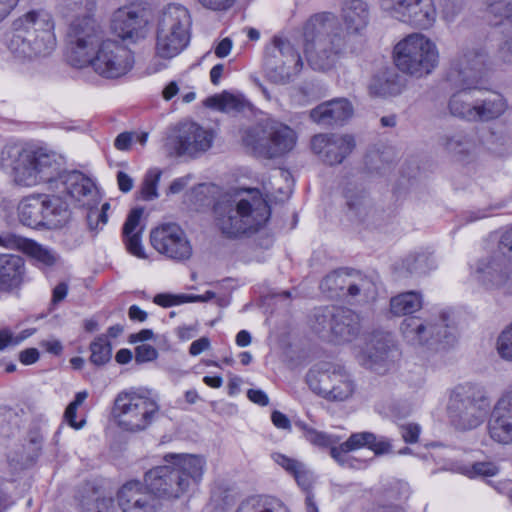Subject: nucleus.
<instances>
[{
    "instance_id": "nucleus-20",
    "label": "nucleus",
    "mask_w": 512,
    "mask_h": 512,
    "mask_svg": "<svg viewBox=\"0 0 512 512\" xmlns=\"http://www.w3.org/2000/svg\"><path fill=\"white\" fill-rule=\"evenodd\" d=\"M381 7L395 18L424 29L436 19L432 0H381Z\"/></svg>"
},
{
    "instance_id": "nucleus-64",
    "label": "nucleus",
    "mask_w": 512,
    "mask_h": 512,
    "mask_svg": "<svg viewBox=\"0 0 512 512\" xmlns=\"http://www.w3.org/2000/svg\"><path fill=\"white\" fill-rule=\"evenodd\" d=\"M133 136L134 135L130 132L120 133L114 141L115 147L121 151L128 150L131 146Z\"/></svg>"
},
{
    "instance_id": "nucleus-19",
    "label": "nucleus",
    "mask_w": 512,
    "mask_h": 512,
    "mask_svg": "<svg viewBox=\"0 0 512 512\" xmlns=\"http://www.w3.org/2000/svg\"><path fill=\"white\" fill-rule=\"evenodd\" d=\"M59 192L65 193L72 201L81 207H94L100 201V195L95 182L79 171L61 173L50 184Z\"/></svg>"
},
{
    "instance_id": "nucleus-47",
    "label": "nucleus",
    "mask_w": 512,
    "mask_h": 512,
    "mask_svg": "<svg viewBox=\"0 0 512 512\" xmlns=\"http://www.w3.org/2000/svg\"><path fill=\"white\" fill-rule=\"evenodd\" d=\"M403 265L410 273H426L433 268L434 260L428 254L419 253L407 256Z\"/></svg>"
},
{
    "instance_id": "nucleus-37",
    "label": "nucleus",
    "mask_w": 512,
    "mask_h": 512,
    "mask_svg": "<svg viewBox=\"0 0 512 512\" xmlns=\"http://www.w3.org/2000/svg\"><path fill=\"white\" fill-rule=\"evenodd\" d=\"M507 109V103L500 94H491L481 101H476L475 120L490 121L500 117Z\"/></svg>"
},
{
    "instance_id": "nucleus-46",
    "label": "nucleus",
    "mask_w": 512,
    "mask_h": 512,
    "mask_svg": "<svg viewBox=\"0 0 512 512\" xmlns=\"http://www.w3.org/2000/svg\"><path fill=\"white\" fill-rule=\"evenodd\" d=\"M389 352V344L385 337L375 338L367 345L365 354L370 361V367L384 361Z\"/></svg>"
},
{
    "instance_id": "nucleus-22",
    "label": "nucleus",
    "mask_w": 512,
    "mask_h": 512,
    "mask_svg": "<svg viewBox=\"0 0 512 512\" xmlns=\"http://www.w3.org/2000/svg\"><path fill=\"white\" fill-rule=\"evenodd\" d=\"M344 45V38L338 34L316 38L313 43L307 44L305 48L309 65L314 70H330L340 58Z\"/></svg>"
},
{
    "instance_id": "nucleus-56",
    "label": "nucleus",
    "mask_w": 512,
    "mask_h": 512,
    "mask_svg": "<svg viewBox=\"0 0 512 512\" xmlns=\"http://www.w3.org/2000/svg\"><path fill=\"white\" fill-rule=\"evenodd\" d=\"M23 237L16 236L11 233L0 234V246L10 249H21Z\"/></svg>"
},
{
    "instance_id": "nucleus-7",
    "label": "nucleus",
    "mask_w": 512,
    "mask_h": 512,
    "mask_svg": "<svg viewBox=\"0 0 512 512\" xmlns=\"http://www.w3.org/2000/svg\"><path fill=\"white\" fill-rule=\"evenodd\" d=\"M159 395L144 387H130L114 398L111 417L122 431L139 433L148 429L160 415Z\"/></svg>"
},
{
    "instance_id": "nucleus-50",
    "label": "nucleus",
    "mask_w": 512,
    "mask_h": 512,
    "mask_svg": "<svg viewBox=\"0 0 512 512\" xmlns=\"http://www.w3.org/2000/svg\"><path fill=\"white\" fill-rule=\"evenodd\" d=\"M497 352L501 358L512 361V323L499 335Z\"/></svg>"
},
{
    "instance_id": "nucleus-34",
    "label": "nucleus",
    "mask_w": 512,
    "mask_h": 512,
    "mask_svg": "<svg viewBox=\"0 0 512 512\" xmlns=\"http://www.w3.org/2000/svg\"><path fill=\"white\" fill-rule=\"evenodd\" d=\"M343 19L349 33H359L368 24V5L362 0H350L343 8Z\"/></svg>"
},
{
    "instance_id": "nucleus-5",
    "label": "nucleus",
    "mask_w": 512,
    "mask_h": 512,
    "mask_svg": "<svg viewBox=\"0 0 512 512\" xmlns=\"http://www.w3.org/2000/svg\"><path fill=\"white\" fill-rule=\"evenodd\" d=\"M216 225L228 237L255 232L270 217V208L258 191L244 197L220 201L214 207Z\"/></svg>"
},
{
    "instance_id": "nucleus-8",
    "label": "nucleus",
    "mask_w": 512,
    "mask_h": 512,
    "mask_svg": "<svg viewBox=\"0 0 512 512\" xmlns=\"http://www.w3.org/2000/svg\"><path fill=\"white\" fill-rule=\"evenodd\" d=\"M394 53L397 68L416 78L429 75L439 63L436 44L420 33L410 34L400 41Z\"/></svg>"
},
{
    "instance_id": "nucleus-13",
    "label": "nucleus",
    "mask_w": 512,
    "mask_h": 512,
    "mask_svg": "<svg viewBox=\"0 0 512 512\" xmlns=\"http://www.w3.org/2000/svg\"><path fill=\"white\" fill-rule=\"evenodd\" d=\"M447 411L457 428L470 430L482 423L486 413V400L474 385H458L450 393Z\"/></svg>"
},
{
    "instance_id": "nucleus-31",
    "label": "nucleus",
    "mask_w": 512,
    "mask_h": 512,
    "mask_svg": "<svg viewBox=\"0 0 512 512\" xmlns=\"http://www.w3.org/2000/svg\"><path fill=\"white\" fill-rule=\"evenodd\" d=\"M43 224L42 227L57 229L64 226L70 217L68 205L59 196L42 194Z\"/></svg>"
},
{
    "instance_id": "nucleus-39",
    "label": "nucleus",
    "mask_w": 512,
    "mask_h": 512,
    "mask_svg": "<svg viewBox=\"0 0 512 512\" xmlns=\"http://www.w3.org/2000/svg\"><path fill=\"white\" fill-rule=\"evenodd\" d=\"M97 6V0H58V9L64 17L74 16L68 28L79 18L89 16L94 18L93 12Z\"/></svg>"
},
{
    "instance_id": "nucleus-49",
    "label": "nucleus",
    "mask_w": 512,
    "mask_h": 512,
    "mask_svg": "<svg viewBox=\"0 0 512 512\" xmlns=\"http://www.w3.org/2000/svg\"><path fill=\"white\" fill-rule=\"evenodd\" d=\"M88 392L80 391L76 393L74 400L67 406L64 412V420L74 429H81L85 425V420L76 421V411L79 406L87 399Z\"/></svg>"
},
{
    "instance_id": "nucleus-43",
    "label": "nucleus",
    "mask_w": 512,
    "mask_h": 512,
    "mask_svg": "<svg viewBox=\"0 0 512 512\" xmlns=\"http://www.w3.org/2000/svg\"><path fill=\"white\" fill-rule=\"evenodd\" d=\"M485 3L494 25L506 23L512 26V3L509 0H485Z\"/></svg>"
},
{
    "instance_id": "nucleus-41",
    "label": "nucleus",
    "mask_w": 512,
    "mask_h": 512,
    "mask_svg": "<svg viewBox=\"0 0 512 512\" xmlns=\"http://www.w3.org/2000/svg\"><path fill=\"white\" fill-rule=\"evenodd\" d=\"M238 512H288L282 503L270 497L257 496L243 501Z\"/></svg>"
},
{
    "instance_id": "nucleus-16",
    "label": "nucleus",
    "mask_w": 512,
    "mask_h": 512,
    "mask_svg": "<svg viewBox=\"0 0 512 512\" xmlns=\"http://www.w3.org/2000/svg\"><path fill=\"white\" fill-rule=\"evenodd\" d=\"M150 242L158 253L176 262L189 260L193 254L190 240L176 223H165L152 229Z\"/></svg>"
},
{
    "instance_id": "nucleus-38",
    "label": "nucleus",
    "mask_w": 512,
    "mask_h": 512,
    "mask_svg": "<svg viewBox=\"0 0 512 512\" xmlns=\"http://www.w3.org/2000/svg\"><path fill=\"white\" fill-rule=\"evenodd\" d=\"M422 305V295L416 291H408L390 299V312L397 317L404 316L417 312Z\"/></svg>"
},
{
    "instance_id": "nucleus-54",
    "label": "nucleus",
    "mask_w": 512,
    "mask_h": 512,
    "mask_svg": "<svg viewBox=\"0 0 512 512\" xmlns=\"http://www.w3.org/2000/svg\"><path fill=\"white\" fill-rule=\"evenodd\" d=\"M236 0H198L206 9L212 11H226L230 9Z\"/></svg>"
},
{
    "instance_id": "nucleus-44",
    "label": "nucleus",
    "mask_w": 512,
    "mask_h": 512,
    "mask_svg": "<svg viewBox=\"0 0 512 512\" xmlns=\"http://www.w3.org/2000/svg\"><path fill=\"white\" fill-rule=\"evenodd\" d=\"M299 427L303 430L304 437L308 442L320 448H329L330 455L332 448L338 447L339 436L317 431L303 423H300Z\"/></svg>"
},
{
    "instance_id": "nucleus-14",
    "label": "nucleus",
    "mask_w": 512,
    "mask_h": 512,
    "mask_svg": "<svg viewBox=\"0 0 512 512\" xmlns=\"http://www.w3.org/2000/svg\"><path fill=\"white\" fill-rule=\"evenodd\" d=\"M243 140L255 153L271 159L291 151L296 144V134L283 123L267 122L249 129Z\"/></svg>"
},
{
    "instance_id": "nucleus-48",
    "label": "nucleus",
    "mask_w": 512,
    "mask_h": 512,
    "mask_svg": "<svg viewBox=\"0 0 512 512\" xmlns=\"http://www.w3.org/2000/svg\"><path fill=\"white\" fill-rule=\"evenodd\" d=\"M161 177V171L157 168L150 169L143 180L140 190L141 198L149 201L158 197L157 185Z\"/></svg>"
},
{
    "instance_id": "nucleus-21",
    "label": "nucleus",
    "mask_w": 512,
    "mask_h": 512,
    "mask_svg": "<svg viewBox=\"0 0 512 512\" xmlns=\"http://www.w3.org/2000/svg\"><path fill=\"white\" fill-rule=\"evenodd\" d=\"M325 292L336 295H348L352 298L363 296L368 298L375 293V284L367 276L359 272L334 271L328 274L320 284Z\"/></svg>"
},
{
    "instance_id": "nucleus-52",
    "label": "nucleus",
    "mask_w": 512,
    "mask_h": 512,
    "mask_svg": "<svg viewBox=\"0 0 512 512\" xmlns=\"http://www.w3.org/2000/svg\"><path fill=\"white\" fill-rule=\"evenodd\" d=\"M467 144L465 137L461 134L446 135L443 138V145L450 152L461 153L465 149L462 148Z\"/></svg>"
},
{
    "instance_id": "nucleus-63",
    "label": "nucleus",
    "mask_w": 512,
    "mask_h": 512,
    "mask_svg": "<svg viewBox=\"0 0 512 512\" xmlns=\"http://www.w3.org/2000/svg\"><path fill=\"white\" fill-rule=\"evenodd\" d=\"M210 347V341L207 337H201L195 341H193L189 348V353L192 356H197L201 354L203 351L207 350Z\"/></svg>"
},
{
    "instance_id": "nucleus-57",
    "label": "nucleus",
    "mask_w": 512,
    "mask_h": 512,
    "mask_svg": "<svg viewBox=\"0 0 512 512\" xmlns=\"http://www.w3.org/2000/svg\"><path fill=\"white\" fill-rule=\"evenodd\" d=\"M297 483L304 489L308 490L312 484V475L302 464L299 469L293 474Z\"/></svg>"
},
{
    "instance_id": "nucleus-45",
    "label": "nucleus",
    "mask_w": 512,
    "mask_h": 512,
    "mask_svg": "<svg viewBox=\"0 0 512 512\" xmlns=\"http://www.w3.org/2000/svg\"><path fill=\"white\" fill-rule=\"evenodd\" d=\"M90 361L97 366H102L110 361L112 356L111 344L107 336L100 335L90 344Z\"/></svg>"
},
{
    "instance_id": "nucleus-33",
    "label": "nucleus",
    "mask_w": 512,
    "mask_h": 512,
    "mask_svg": "<svg viewBox=\"0 0 512 512\" xmlns=\"http://www.w3.org/2000/svg\"><path fill=\"white\" fill-rule=\"evenodd\" d=\"M20 222L31 228L42 227L43 201L42 194L33 193L23 197L17 207Z\"/></svg>"
},
{
    "instance_id": "nucleus-15",
    "label": "nucleus",
    "mask_w": 512,
    "mask_h": 512,
    "mask_svg": "<svg viewBox=\"0 0 512 512\" xmlns=\"http://www.w3.org/2000/svg\"><path fill=\"white\" fill-rule=\"evenodd\" d=\"M302 67V59L293 45L286 39L274 37L265 52L267 78L274 83L285 84L299 74Z\"/></svg>"
},
{
    "instance_id": "nucleus-3",
    "label": "nucleus",
    "mask_w": 512,
    "mask_h": 512,
    "mask_svg": "<svg viewBox=\"0 0 512 512\" xmlns=\"http://www.w3.org/2000/svg\"><path fill=\"white\" fill-rule=\"evenodd\" d=\"M56 45L55 22L49 11L32 9L13 21L7 48L17 61L24 63L45 58Z\"/></svg>"
},
{
    "instance_id": "nucleus-27",
    "label": "nucleus",
    "mask_w": 512,
    "mask_h": 512,
    "mask_svg": "<svg viewBox=\"0 0 512 512\" xmlns=\"http://www.w3.org/2000/svg\"><path fill=\"white\" fill-rule=\"evenodd\" d=\"M345 198L347 216L352 222L365 225L366 227L375 224L377 213L372 207L371 200L364 191L348 190Z\"/></svg>"
},
{
    "instance_id": "nucleus-36",
    "label": "nucleus",
    "mask_w": 512,
    "mask_h": 512,
    "mask_svg": "<svg viewBox=\"0 0 512 512\" xmlns=\"http://www.w3.org/2000/svg\"><path fill=\"white\" fill-rule=\"evenodd\" d=\"M21 244L20 250L40 267H53L60 260V255L54 249L32 239L24 238Z\"/></svg>"
},
{
    "instance_id": "nucleus-30",
    "label": "nucleus",
    "mask_w": 512,
    "mask_h": 512,
    "mask_svg": "<svg viewBox=\"0 0 512 512\" xmlns=\"http://www.w3.org/2000/svg\"><path fill=\"white\" fill-rule=\"evenodd\" d=\"M24 260L18 255H0V289L11 291L23 282Z\"/></svg>"
},
{
    "instance_id": "nucleus-11",
    "label": "nucleus",
    "mask_w": 512,
    "mask_h": 512,
    "mask_svg": "<svg viewBox=\"0 0 512 512\" xmlns=\"http://www.w3.org/2000/svg\"><path fill=\"white\" fill-rule=\"evenodd\" d=\"M215 133L196 122H181L166 137L164 148L171 157L196 159L213 145Z\"/></svg>"
},
{
    "instance_id": "nucleus-35",
    "label": "nucleus",
    "mask_w": 512,
    "mask_h": 512,
    "mask_svg": "<svg viewBox=\"0 0 512 512\" xmlns=\"http://www.w3.org/2000/svg\"><path fill=\"white\" fill-rule=\"evenodd\" d=\"M368 89L372 96H395L401 93L402 84L400 77L395 72L384 71L371 79Z\"/></svg>"
},
{
    "instance_id": "nucleus-18",
    "label": "nucleus",
    "mask_w": 512,
    "mask_h": 512,
    "mask_svg": "<svg viewBox=\"0 0 512 512\" xmlns=\"http://www.w3.org/2000/svg\"><path fill=\"white\" fill-rule=\"evenodd\" d=\"M499 249L500 252L478 262L476 276L487 288L496 287L510 290L508 285L509 264L504 254L505 251L512 252V228L502 234Z\"/></svg>"
},
{
    "instance_id": "nucleus-6",
    "label": "nucleus",
    "mask_w": 512,
    "mask_h": 512,
    "mask_svg": "<svg viewBox=\"0 0 512 512\" xmlns=\"http://www.w3.org/2000/svg\"><path fill=\"white\" fill-rule=\"evenodd\" d=\"M485 72L486 53L481 49H464L453 61L449 79L461 91L450 98L449 110L452 115L468 121L475 120L476 102H473L470 89L476 87Z\"/></svg>"
},
{
    "instance_id": "nucleus-32",
    "label": "nucleus",
    "mask_w": 512,
    "mask_h": 512,
    "mask_svg": "<svg viewBox=\"0 0 512 512\" xmlns=\"http://www.w3.org/2000/svg\"><path fill=\"white\" fill-rule=\"evenodd\" d=\"M190 39L157 27L155 57L169 61L178 56L189 44Z\"/></svg>"
},
{
    "instance_id": "nucleus-26",
    "label": "nucleus",
    "mask_w": 512,
    "mask_h": 512,
    "mask_svg": "<svg viewBox=\"0 0 512 512\" xmlns=\"http://www.w3.org/2000/svg\"><path fill=\"white\" fill-rule=\"evenodd\" d=\"M353 115V106L345 98L334 99L318 105L310 112L311 119L324 126L342 124Z\"/></svg>"
},
{
    "instance_id": "nucleus-4",
    "label": "nucleus",
    "mask_w": 512,
    "mask_h": 512,
    "mask_svg": "<svg viewBox=\"0 0 512 512\" xmlns=\"http://www.w3.org/2000/svg\"><path fill=\"white\" fill-rule=\"evenodd\" d=\"M2 164L10 167L13 182L22 187L52 184L62 169L59 158L43 149L8 143L1 152Z\"/></svg>"
},
{
    "instance_id": "nucleus-59",
    "label": "nucleus",
    "mask_w": 512,
    "mask_h": 512,
    "mask_svg": "<svg viewBox=\"0 0 512 512\" xmlns=\"http://www.w3.org/2000/svg\"><path fill=\"white\" fill-rule=\"evenodd\" d=\"M39 359V351L36 348H27L19 353V360L24 365H31Z\"/></svg>"
},
{
    "instance_id": "nucleus-28",
    "label": "nucleus",
    "mask_w": 512,
    "mask_h": 512,
    "mask_svg": "<svg viewBox=\"0 0 512 512\" xmlns=\"http://www.w3.org/2000/svg\"><path fill=\"white\" fill-rule=\"evenodd\" d=\"M157 27L190 39V13L188 9L181 4H168L159 18Z\"/></svg>"
},
{
    "instance_id": "nucleus-29",
    "label": "nucleus",
    "mask_w": 512,
    "mask_h": 512,
    "mask_svg": "<svg viewBox=\"0 0 512 512\" xmlns=\"http://www.w3.org/2000/svg\"><path fill=\"white\" fill-rule=\"evenodd\" d=\"M143 214V209L135 208L133 209L124 225H123V239L126 245V249L133 256L146 259L147 255L145 253V249L141 242L142 235V227L140 226V219Z\"/></svg>"
},
{
    "instance_id": "nucleus-55",
    "label": "nucleus",
    "mask_w": 512,
    "mask_h": 512,
    "mask_svg": "<svg viewBox=\"0 0 512 512\" xmlns=\"http://www.w3.org/2000/svg\"><path fill=\"white\" fill-rule=\"evenodd\" d=\"M401 434L405 442H417L420 434V426L414 423H409L401 427Z\"/></svg>"
},
{
    "instance_id": "nucleus-24",
    "label": "nucleus",
    "mask_w": 512,
    "mask_h": 512,
    "mask_svg": "<svg viewBox=\"0 0 512 512\" xmlns=\"http://www.w3.org/2000/svg\"><path fill=\"white\" fill-rule=\"evenodd\" d=\"M489 437L502 445L512 444V390L496 402L488 422Z\"/></svg>"
},
{
    "instance_id": "nucleus-2",
    "label": "nucleus",
    "mask_w": 512,
    "mask_h": 512,
    "mask_svg": "<svg viewBox=\"0 0 512 512\" xmlns=\"http://www.w3.org/2000/svg\"><path fill=\"white\" fill-rule=\"evenodd\" d=\"M65 58L76 69L90 67L104 79H118L133 67L130 49L116 40H102V30L95 18L77 19L66 33Z\"/></svg>"
},
{
    "instance_id": "nucleus-53",
    "label": "nucleus",
    "mask_w": 512,
    "mask_h": 512,
    "mask_svg": "<svg viewBox=\"0 0 512 512\" xmlns=\"http://www.w3.org/2000/svg\"><path fill=\"white\" fill-rule=\"evenodd\" d=\"M274 461L283 467L286 471L291 473L292 475L299 469V467L303 464L295 459L289 458L283 454H274Z\"/></svg>"
},
{
    "instance_id": "nucleus-40",
    "label": "nucleus",
    "mask_w": 512,
    "mask_h": 512,
    "mask_svg": "<svg viewBox=\"0 0 512 512\" xmlns=\"http://www.w3.org/2000/svg\"><path fill=\"white\" fill-rule=\"evenodd\" d=\"M208 105L223 112L244 111L250 103L242 95L223 92L208 99Z\"/></svg>"
},
{
    "instance_id": "nucleus-9",
    "label": "nucleus",
    "mask_w": 512,
    "mask_h": 512,
    "mask_svg": "<svg viewBox=\"0 0 512 512\" xmlns=\"http://www.w3.org/2000/svg\"><path fill=\"white\" fill-rule=\"evenodd\" d=\"M448 321L449 315L445 312L428 317L412 316L402 321L400 331L411 346L438 349L453 341Z\"/></svg>"
},
{
    "instance_id": "nucleus-58",
    "label": "nucleus",
    "mask_w": 512,
    "mask_h": 512,
    "mask_svg": "<svg viewBox=\"0 0 512 512\" xmlns=\"http://www.w3.org/2000/svg\"><path fill=\"white\" fill-rule=\"evenodd\" d=\"M272 423L278 429L291 430V422L289 418L280 411H273L271 415Z\"/></svg>"
},
{
    "instance_id": "nucleus-1",
    "label": "nucleus",
    "mask_w": 512,
    "mask_h": 512,
    "mask_svg": "<svg viewBox=\"0 0 512 512\" xmlns=\"http://www.w3.org/2000/svg\"><path fill=\"white\" fill-rule=\"evenodd\" d=\"M172 465L155 467L146 472L144 483L129 481L118 491L122 512H157L159 498L178 499L201 482L206 459L195 454L169 455ZM168 456H166V459Z\"/></svg>"
},
{
    "instance_id": "nucleus-42",
    "label": "nucleus",
    "mask_w": 512,
    "mask_h": 512,
    "mask_svg": "<svg viewBox=\"0 0 512 512\" xmlns=\"http://www.w3.org/2000/svg\"><path fill=\"white\" fill-rule=\"evenodd\" d=\"M499 467L491 461L475 462L473 464H460L455 467L457 473L463 474L469 478L493 477L499 473Z\"/></svg>"
},
{
    "instance_id": "nucleus-25",
    "label": "nucleus",
    "mask_w": 512,
    "mask_h": 512,
    "mask_svg": "<svg viewBox=\"0 0 512 512\" xmlns=\"http://www.w3.org/2000/svg\"><path fill=\"white\" fill-rule=\"evenodd\" d=\"M146 25V20L136 7H121L113 14L112 29L122 40L136 42L144 38Z\"/></svg>"
},
{
    "instance_id": "nucleus-17",
    "label": "nucleus",
    "mask_w": 512,
    "mask_h": 512,
    "mask_svg": "<svg viewBox=\"0 0 512 512\" xmlns=\"http://www.w3.org/2000/svg\"><path fill=\"white\" fill-rule=\"evenodd\" d=\"M365 447L372 450L375 455L386 454L391 449L390 443L385 438H378L375 434L367 431L357 432L352 433L346 441L339 442L338 447H333L331 457L342 467L361 469L366 462L356 459L349 453Z\"/></svg>"
},
{
    "instance_id": "nucleus-10",
    "label": "nucleus",
    "mask_w": 512,
    "mask_h": 512,
    "mask_svg": "<svg viewBox=\"0 0 512 512\" xmlns=\"http://www.w3.org/2000/svg\"><path fill=\"white\" fill-rule=\"evenodd\" d=\"M306 381L314 393L331 402L347 401L357 390L352 375L336 364H323L312 368Z\"/></svg>"
},
{
    "instance_id": "nucleus-23",
    "label": "nucleus",
    "mask_w": 512,
    "mask_h": 512,
    "mask_svg": "<svg viewBox=\"0 0 512 512\" xmlns=\"http://www.w3.org/2000/svg\"><path fill=\"white\" fill-rule=\"evenodd\" d=\"M314 153L329 165L340 164L354 149L351 135L318 134L311 140Z\"/></svg>"
},
{
    "instance_id": "nucleus-51",
    "label": "nucleus",
    "mask_w": 512,
    "mask_h": 512,
    "mask_svg": "<svg viewBox=\"0 0 512 512\" xmlns=\"http://www.w3.org/2000/svg\"><path fill=\"white\" fill-rule=\"evenodd\" d=\"M157 356V350L149 344H141L135 349V360L138 363L153 361Z\"/></svg>"
},
{
    "instance_id": "nucleus-12",
    "label": "nucleus",
    "mask_w": 512,
    "mask_h": 512,
    "mask_svg": "<svg viewBox=\"0 0 512 512\" xmlns=\"http://www.w3.org/2000/svg\"><path fill=\"white\" fill-rule=\"evenodd\" d=\"M313 331L336 343L350 342L360 332V317L347 308L325 307L315 311L311 321Z\"/></svg>"
},
{
    "instance_id": "nucleus-60",
    "label": "nucleus",
    "mask_w": 512,
    "mask_h": 512,
    "mask_svg": "<svg viewBox=\"0 0 512 512\" xmlns=\"http://www.w3.org/2000/svg\"><path fill=\"white\" fill-rule=\"evenodd\" d=\"M247 397L250 401L260 406H267L269 403L267 394L260 389H249Z\"/></svg>"
},
{
    "instance_id": "nucleus-62",
    "label": "nucleus",
    "mask_w": 512,
    "mask_h": 512,
    "mask_svg": "<svg viewBox=\"0 0 512 512\" xmlns=\"http://www.w3.org/2000/svg\"><path fill=\"white\" fill-rule=\"evenodd\" d=\"M20 0H0V23L3 22L19 4Z\"/></svg>"
},
{
    "instance_id": "nucleus-61",
    "label": "nucleus",
    "mask_w": 512,
    "mask_h": 512,
    "mask_svg": "<svg viewBox=\"0 0 512 512\" xmlns=\"http://www.w3.org/2000/svg\"><path fill=\"white\" fill-rule=\"evenodd\" d=\"M20 0H0V23L3 22L19 4Z\"/></svg>"
}]
</instances>
